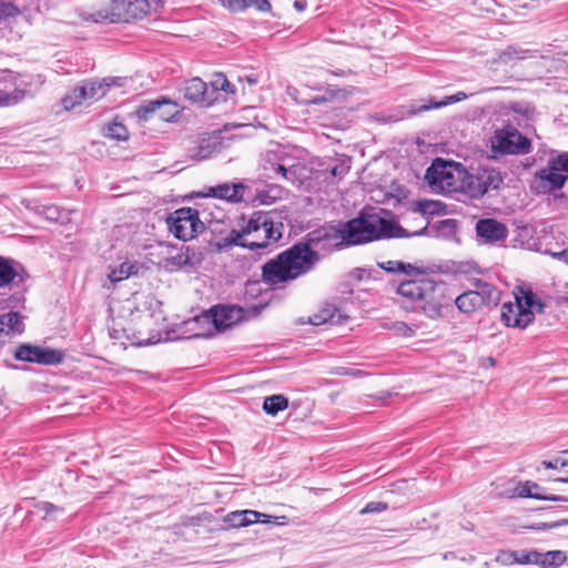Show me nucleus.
Listing matches in <instances>:
<instances>
[{"instance_id":"obj_24","label":"nucleus","mask_w":568,"mask_h":568,"mask_svg":"<svg viewBox=\"0 0 568 568\" xmlns=\"http://www.w3.org/2000/svg\"><path fill=\"white\" fill-rule=\"evenodd\" d=\"M23 331L22 316L17 312L0 315V336L20 334Z\"/></svg>"},{"instance_id":"obj_19","label":"nucleus","mask_w":568,"mask_h":568,"mask_svg":"<svg viewBox=\"0 0 568 568\" xmlns=\"http://www.w3.org/2000/svg\"><path fill=\"white\" fill-rule=\"evenodd\" d=\"M529 565H537L541 568H558L567 560V555L562 550H549L540 552L538 550H529Z\"/></svg>"},{"instance_id":"obj_34","label":"nucleus","mask_w":568,"mask_h":568,"mask_svg":"<svg viewBox=\"0 0 568 568\" xmlns=\"http://www.w3.org/2000/svg\"><path fill=\"white\" fill-rule=\"evenodd\" d=\"M104 135L118 141H125L129 138L126 128L119 122L110 123L105 128Z\"/></svg>"},{"instance_id":"obj_13","label":"nucleus","mask_w":568,"mask_h":568,"mask_svg":"<svg viewBox=\"0 0 568 568\" xmlns=\"http://www.w3.org/2000/svg\"><path fill=\"white\" fill-rule=\"evenodd\" d=\"M270 523L271 516L265 515L263 513L244 509V510H235L229 513L224 518L223 523L225 526L222 528L223 530H229L233 528H242L247 527L254 523Z\"/></svg>"},{"instance_id":"obj_37","label":"nucleus","mask_w":568,"mask_h":568,"mask_svg":"<svg viewBox=\"0 0 568 568\" xmlns=\"http://www.w3.org/2000/svg\"><path fill=\"white\" fill-rule=\"evenodd\" d=\"M134 265L129 263H123L119 268L112 270L109 274V280L111 282H120L122 280L128 278L131 274L134 273Z\"/></svg>"},{"instance_id":"obj_31","label":"nucleus","mask_w":568,"mask_h":568,"mask_svg":"<svg viewBox=\"0 0 568 568\" xmlns=\"http://www.w3.org/2000/svg\"><path fill=\"white\" fill-rule=\"evenodd\" d=\"M168 103L169 101L164 99L146 101L138 106L135 114L138 119L148 121L161 109L162 105Z\"/></svg>"},{"instance_id":"obj_7","label":"nucleus","mask_w":568,"mask_h":568,"mask_svg":"<svg viewBox=\"0 0 568 568\" xmlns=\"http://www.w3.org/2000/svg\"><path fill=\"white\" fill-rule=\"evenodd\" d=\"M120 82V78H104L100 81L90 80L83 82L62 99V104L65 110H71L82 103L98 101L106 94L112 85H121Z\"/></svg>"},{"instance_id":"obj_41","label":"nucleus","mask_w":568,"mask_h":568,"mask_svg":"<svg viewBox=\"0 0 568 568\" xmlns=\"http://www.w3.org/2000/svg\"><path fill=\"white\" fill-rule=\"evenodd\" d=\"M212 87L214 90H223L226 92H234V85L229 82V80L220 74L216 77V79L212 82Z\"/></svg>"},{"instance_id":"obj_10","label":"nucleus","mask_w":568,"mask_h":568,"mask_svg":"<svg viewBox=\"0 0 568 568\" xmlns=\"http://www.w3.org/2000/svg\"><path fill=\"white\" fill-rule=\"evenodd\" d=\"M497 298V292L489 283L477 281L475 290H469L456 297L455 304L463 313H473L477 308Z\"/></svg>"},{"instance_id":"obj_50","label":"nucleus","mask_w":568,"mask_h":568,"mask_svg":"<svg viewBox=\"0 0 568 568\" xmlns=\"http://www.w3.org/2000/svg\"><path fill=\"white\" fill-rule=\"evenodd\" d=\"M306 7H307L306 0H295V2H294V8L300 12L304 11L306 9Z\"/></svg>"},{"instance_id":"obj_5","label":"nucleus","mask_w":568,"mask_h":568,"mask_svg":"<svg viewBox=\"0 0 568 568\" xmlns=\"http://www.w3.org/2000/svg\"><path fill=\"white\" fill-rule=\"evenodd\" d=\"M544 303L531 291H521L515 296V303H505L501 308V318L509 327L526 328L541 313Z\"/></svg>"},{"instance_id":"obj_35","label":"nucleus","mask_w":568,"mask_h":568,"mask_svg":"<svg viewBox=\"0 0 568 568\" xmlns=\"http://www.w3.org/2000/svg\"><path fill=\"white\" fill-rule=\"evenodd\" d=\"M34 511L42 513L43 519L51 518L54 519L58 514H62L63 509L57 505H53L49 501H39L34 504Z\"/></svg>"},{"instance_id":"obj_30","label":"nucleus","mask_w":568,"mask_h":568,"mask_svg":"<svg viewBox=\"0 0 568 568\" xmlns=\"http://www.w3.org/2000/svg\"><path fill=\"white\" fill-rule=\"evenodd\" d=\"M288 406V399L282 395H271L265 397L263 403V409L266 414L275 416L278 412L286 409Z\"/></svg>"},{"instance_id":"obj_33","label":"nucleus","mask_w":568,"mask_h":568,"mask_svg":"<svg viewBox=\"0 0 568 568\" xmlns=\"http://www.w3.org/2000/svg\"><path fill=\"white\" fill-rule=\"evenodd\" d=\"M379 266L389 273L412 274L416 271L413 264L402 261H387L381 263Z\"/></svg>"},{"instance_id":"obj_53","label":"nucleus","mask_w":568,"mask_h":568,"mask_svg":"<svg viewBox=\"0 0 568 568\" xmlns=\"http://www.w3.org/2000/svg\"><path fill=\"white\" fill-rule=\"evenodd\" d=\"M555 481H559V483H568V477L567 478H564V477H560V478H556Z\"/></svg>"},{"instance_id":"obj_57","label":"nucleus","mask_w":568,"mask_h":568,"mask_svg":"<svg viewBox=\"0 0 568 568\" xmlns=\"http://www.w3.org/2000/svg\"><path fill=\"white\" fill-rule=\"evenodd\" d=\"M562 454H568V448L562 450Z\"/></svg>"},{"instance_id":"obj_52","label":"nucleus","mask_w":568,"mask_h":568,"mask_svg":"<svg viewBox=\"0 0 568 568\" xmlns=\"http://www.w3.org/2000/svg\"><path fill=\"white\" fill-rule=\"evenodd\" d=\"M326 101V99L324 97L322 98H314L310 101V103H314V104H320V103H324Z\"/></svg>"},{"instance_id":"obj_38","label":"nucleus","mask_w":568,"mask_h":568,"mask_svg":"<svg viewBox=\"0 0 568 568\" xmlns=\"http://www.w3.org/2000/svg\"><path fill=\"white\" fill-rule=\"evenodd\" d=\"M467 98V94L464 92H457L456 94L449 95L439 102H434L432 105H424L420 110H430V109H439L446 106L452 103L460 102Z\"/></svg>"},{"instance_id":"obj_55","label":"nucleus","mask_w":568,"mask_h":568,"mask_svg":"<svg viewBox=\"0 0 568 568\" xmlns=\"http://www.w3.org/2000/svg\"><path fill=\"white\" fill-rule=\"evenodd\" d=\"M535 493H541V487L539 486V489H532Z\"/></svg>"},{"instance_id":"obj_40","label":"nucleus","mask_w":568,"mask_h":568,"mask_svg":"<svg viewBox=\"0 0 568 568\" xmlns=\"http://www.w3.org/2000/svg\"><path fill=\"white\" fill-rule=\"evenodd\" d=\"M221 2L231 12H243L250 8V3L246 0H221Z\"/></svg>"},{"instance_id":"obj_44","label":"nucleus","mask_w":568,"mask_h":568,"mask_svg":"<svg viewBox=\"0 0 568 568\" xmlns=\"http://www.w3.org/2000/svg\"><path fill=\"white\" fill-rule=\"evenodd\" d=\"M91 18L94 22H104V21H110V22H115V21H119L116 19V11L113 9V11L111 13H108V12H104V11H98L93 14H91Z\"/></svg>"},{"instance_id":"obj_16","label":"nucleus","mask_w":568,"mask_h":568,"mask_svg":"<svg viewBox=\"0 0 568 568\" xmlns=\"http://www.w3.org/2000/svg\"><path fill=\"white\" fill-rule=\"evenodd\" d=\"M212 322L216 329H225L243 317V308L235 305H221L211 310Z\"/></svg>"},{"instance_id":"obj_12","label":"nucleus","mask_w":568,"mask_h":568,"mask_svg":"<svg viewBox=\"0 0 568 568\" xmlns=\"http://www.w3.org/2000/svg\"><path fill=\"white\" fill-rule=\"evenodd\" d=\"M14 357L22 362L37 363L41 365H57L62 363L64 353L50 347L21 344L17 347Z\"/></svg>"},{"instance_id":"obj_8","label":"nucleus","mask_w":568,"mask_h":568,"mask_svg":"<svg viewBox=\"0 0 568 568\" xmlns=\"http://www.w3.org/2000/svg\"><path fill=\"white\" fill-rule=\"evenodd\" d=\"M568 179V153L549 160L546 168L535 175V189L539 193H551L561 189Z\"/></svg>"},{"instance_id":"obj_2","label":"nucleus","mask_w":568,"mask_h":568,"mask_svg":"<svg viewBox=\"0 0 568 568\" xmlns=\"http://www.w3.org/2000/svg\"><path fill=\"white\" fill-rule=\"evenodd\" d=\"M402 297V306L412 312H420L430 320L442 316L445 304V285L430 277L403 281L396 288Z\"/></svg>"},{"instance_id":"obj_36","label":"nucleus","mask_w":568,"mask_h":568,"mask_svg":"<svg viewBox=\"0 0 568 568\" xmlns=\"http://www.w3.org/2000/svg\"><path fill=\"white\" fill-rule=\"evenodd\" d=\"M527 58V51L516 48V47H508L505 51H503L499 57L498 61L501 63H508L513 60H521Z\"/></svg>"},{"instance_id":"obj_54","label":"nucleus","mask_w":568,"mask_h":568,"mask_svg":"<svg viewBox=\"0 0 568 568\" xmlns=\"http://www.w3.org/2000/svg\"><path fill=\"white\" fill-rule=\"evenodd\" d=\"M560 524L559 523H554V524H545V526L547 527H550V528H554V527H558Z\"/></svg>"},{"instance_id":"obj_3","label":"nucleus","mask_w":568,"mask_h":568,"mask_svg":"<svg viewBox=\"0 0 568 568\" xmlns=\"http://www.w3.org/2000/svg\"><path fill=\"white\" fill-rule=\"evenodd\" d=\"M282 223L275 224L268 213L255 212L241 230H232L222 239L221 247L242 246L251 251L266 248L282 237Z\"/></svg>"},{"instance_id":"obj_45","label":"nucleus","mask_w":568,"mask_h":568,"mask_svg":"<svg viewBox=\"0 0 568 568\" xmlns=\"http://www.w3.org/2000/svg\"><path fill=\"white\" fill-rule=\"evenodd\" d=\"M251 7H255L258 11L268 12L272 8L271 2L268 0H246Z\"/></svg>"},{"instance_id":"obj_28","label":"nucleus","mask_w":568,"mask_h":568,"mask_svg":"<svg viewBox=\"0 0 568 568\" xmlns=\"http://www.w3.org/2000/svg\"><path fill=\"white\" fill-rule=\"evenodd\" d=\"M322 169L321 172H323L325 175V181H331L334 178L342 179L344 175L347 174L349 170V165L346 164L344 161H337V160H331L328 162H325L321 164Z\"/></svg>"},{"instance_id":"obj_47","label":"nucleus","mask_w":568,"mask_h":568,"mask_svg":"<svg viewBox=\"0 0 568 568\" xmlns=\"http://www.w3.org/2000/svg\"><path fill=\"white\" fill-rule=\"evenodd\" d=\"M394 328H395L398 333H400V334H403V335H412V334H413V332H414V331H413V328H410V327H409L406 323H404V322H396V323L394 324Z\"/></svg>"},{"instance_id":"obj_39","label":"nucleus","mask_w":568,"mask_h":568,"mask_svg":"<svg viewBox=\"0 0 568 568\" xmlns=\"http://www.w3.org/2000/svg\"><path fill=\"white\" fill-rule=\"evenodd\" d=\"M509 109L514 113L519 114L526 119H530L534 114V108L527 103L514 102L510 104Z\"/></svg>"},{"instance_id":"obj_20","label":"nucleus","mask_w":568,"mask_h":568,"mask_svg":"<svg viewBox=\"0 0 568 568\" xmlns=\"http://www.w3.org/2000/svg\"><path fill=\"white\" fill-rule=\"evenodd\" d=\"M183 95L192 103L210 105L212 100L207 98V85L200 78H193L185 82Z\"/></svg>"},{"instance_id":"obj_1","label":"nucleus","mask_w":568,"mask_h":568,"mask_svg":"<svg viewBox=\"0 0 568 568\" xmlns=\"http://www.w3.org/2000/svg\"><path fill=\"white\" fill-rule=\"evenodd\" d=\"M402 229L374 211H363L347 222L326 224L263 265L265 282L276 285L294 281L311 272L320 261L316 248L341 250L379 239L400 236Z\"/></svg>"},{"instance_id":"obj_4","label":"nucleus","mask_w":568,"mask_h":568,"mask_svg":"<svg viewBox=\"0 0 568 568\" xmlns=\"http://www.w3.org/2000/svg\"><path fill=\"white\" fill-rule=\"evenodd\" d=\"M466 169L457 162L436 159L426 170L425 181L434 192L454 193L463 187Z\"/></svg>"},{"instance_id":"obj_23","label":"nucleus","mask_w":568,"mask_h":568,"mask_svg":"<svg viewBox=\"0 0 568 568\" xmlns=\"http://www.w3.org/2000/svg\"><path fill=\"white\" fill-rule=\"evenodd\" d=\"M166 261L168 264L175 267L194 268L200 264L201 257L195 252V250L186 246L182 247V250L178 252L175 255L169 256Z\"/></svg>"},{"instance_id":"obj_26","label":"nucleus","mask_w":568,"mask_h":568,"mask_svg":"<svg viewBox=\"0 0 568 568\" xmlns=\"http://www.w3.org/2000/svg\"><path fill=\"white\" fill-rule=\"evenodd\" d=\"M532 489H539V485L531 481H526L517 488V494L520 497H530L539 500H551V501H568V496L561 495H545L542 493H535Z\"/></svg>"},{"instance_id":"obj_22","label":"nucleus","mask_w":568,"mask_h":568,"mask_svg":"<svg viewBox=\"0 0 568 568\" xmlns=\"http://www.w3.org/2000/svg\"><path fill=\"white\" fill-rule=\"evenodd\" d=\"M21 272L22 270L19 263L0 256V288L14 283L17 278H19V282H22L23 276Z\"/></svg>"},{"instance_id":"obj_18","label":"nucleus","mask_w":568,"mask_h":568,"mask_svg":"<svg viewBox=\"0 0 568 568\" xmlns=\"http://www.w3.org/2000/svg\"><path fill=\"white\" fill-rule=\"evenodd\" d=\"M245 190L246 186L243 183H223L209 187L205 195L230 202H240L243 200Z\"/></svg>"},{"instance_id":"obj_14","label":"nucleus","mask_w":568,"mask_h":568,"mask_svg":"<svg viewBox=\"0 0 568 568\" xmlns=\"http://www.w3.org/2000/svg\"><path fill=\"white\" fill-rule=\"evenodd\" d=\"M24 98V91L16 85L11 72L0 70V108L16 105Z\"/></svg>"},{"instance_id":"obj_29","label":"nucleus","mask_w":568,"mask_h":568,"mask_svg":"<svg viewBox=\"0 0 568 568\" xmlns=\"http://www.w3.org/2000/svg\"><path fill=\"white\" fill-rule=\"evenodd\" d=\"M217 146L216 142L204 139L193 150H190V158L195 161L206 160L216 152Z\"/></svg>"},{"instance_id":"obj_32","label":"nucleus","mask_w":568,"mask_h":568,"mask_svg":"<svg viewBox=\"0 0 568 568\" xmlns=\"http://www.w3.org/2000/svg\"><path fill=\"white\" fill-rule=\"evenodd\" d=\"M458 192L465 193L466 195L475 199L484 195L481 185L476 181V173L470 174L466 171V176L463 179V187L458 189Z\"/></svg>"},{"instance_id":"obj_46","label":"nucleus","mask_w":568,"mask_h":568,"mask_svg":"<svg viewBox=\"0 0 568 568\" xmlns=\"http://www.w3.org/2000/svg\"><path fill=\"white\" fill-rule=\"evenodd\" d=\"M568 465V462L565 459L557 458L554 462L551 460H544L542 466L545 468L555 469L558 467H566Z\"/></svg>"},{"instance_id":"obj_9","label":"nucleus","mask_w":568,"mask_h":568,"mask_svg":"<svg viewBox=\"0 0 568 568\" xmlns=\"http://www.w3.org/2000/svg\"><path fill=\"white\" fill-rule=\"evenodd\" d=\"M170 232L179 240L189 241L204 230L199 217V211L192 207H181L166 219Z\"/></svg>"},{"instance_id":"obj_15","label":"nucleus","mask_w":568,"mask_h":568,"mask_svg":"<svg viewBox=\"0 0 568 568\" xmlns=\"http://www.w3.org/2000/svg\"><path fill=\"white\" fill-rule=\"evenodd\" d=\"M116 19L129 21L130 19L142 18L149 10L148 0H112Z\"/></svg>"},{"instance_id":"obj_42","label":"nucleus","mask_w":568,"mask_h":568,"mask_svg":"<svg viewBox=\"0 0 568 568\" xmlns=\"http://www.w3.org/2000/svg\"><path fill=\"white\" fill-rule=\"evenodd\" d=\"M387 509V504L381 501H371L359 511L361 515L382 513Z\"/></svg>"},{"instance_id":"obj_11","label":"nucleus","mask_w":568,"mask_h":568,"mask_svg":"<svg viewBox=\"0 0 568 568\" xmlns=\"http://www.w3.org/2000/svg\"><path fill=\"white\" fill-rule=\"evenodd\" d=\"M283 150L277 146L274 150H268L261 162L264 171V176L267 179L282 178L286 181L294 183L297 178L296 173L301 169L298 165H287L286 159L283 158Z\"/></svg>"},{"instance_id":"obj_6","label":"nucleus","mask_w":568,"mask_h":568,"mask_svg":"<svg viewBox=\"0 0 568 568\" xmlns=\"http://www.w3.org/2000/svg\"><path fill=\"white\" fill-rule=\"evenodd\" d=\"M491 152L499 155H525L531 152L530 139L515 126L506 125L495 130L490 139Z\"/></svg>"},{"instance_id":"obj_49","label":"nucleus","mask_w":568,"mask_h":568,"mask_svg":"<svg viewBox=\"0 0 568 568\" xmlns=\"http://www.w3.org/2000/svg\"><path fill=\"white\" fill-rule=\"evenodd\" d=\"M551 255L554 258L561 261L562 263L568 265V247L560 252H554L551 253Z\"/></svg>"},{"instance_id":"obj_51","label":"nucleus","mask_w":568,"mask_h":568,"mask_svg":"<svg viewBox=\"0 0 568 568\" xmlns=\"http://www.w3.org/2000/svg\"><path fill=\"white\" fill-rule=\"evenodd\" d=\"M245 80L247 81V83L250 85H254L257 83V79L254 77V75H246L245 77Z\"/></svg>"},{"instance_id":"obj_21","label":"nucleus","mask_w":568,"mask_h":568,"mask_svg":"<svg viewBox=\"0 0 568 568\" xmlns=\"http://www.w3.org/2000/svg\"><path fill=\"white\" fill-rule=\"evenodd\" d=\"M475 173L476 181L481 185L483 194L497 190L503 184L500 172L494 168L479 166Z\"/></svg>"},{"instance_id":"obj_43","label":"nucleus","mask_w":568,"mask_h":568,"mask_svg":"<svg viewBox=\"0 0 568 568\" xmlns=\"http://www.w3.org/2000/svg\"><path fill=\"white\" fill-rule=\"evenodd\" d=\"M19 13V9L11 2H0V20L2 18L14 17Z\"/></svg>"},{"instance_id":"obj_48","label":"nucleus","mask_w":568,"mask_h":568,"mask_svg":"<svg viewBox=\"0 0 568 568\" xmlns=\"http://www.w3.org/2000/svg\"><path fill=\"white\" fill-rule=\"evenodd\" d=\"M437 203L436 202H433V201H424V202H419V210L423 212V213H433L434 210H433V206H435Z\"/></svg>"},{"instance_id":"obj_27","label":"nucleus","mask_w":568,"mask_h":568,"mask_svg":"<svg viewBox=\"0 0 568 568\" xmlns=\"http://www.w3.org/2000/svg\"><path fill=\"white\" fill-rule=\"evenodd\" d=\"M339 321L341 314L338 313V310L332 304H326L322 310L310 317V323L312 325H323L326 323L337 324Z\"/></svg>"},{"instance_id":"obj_17","label":"nucleus","mask_w":568,"mask_h":568,"mask_svg":"<svg viewBox=\"0 0 568 568\" xmlns=\"http://www.w3.org/2000/svg\"><path fill=\"white\" fill-rule=\"evenodd\" d=\"M476 232L487 243L503 241L507 237V227L494 219L479 220L476 224Z\"/></svg>"},{"instance_id":"obj_56","label":"nucleus","mask_w":568,"mask_h":568,"mask_svg":"<svg viewBox=\"0 0 568 568\" xmlns=\"http://www.w3.org/2000/svg\"><path fill=\"white\" fill-rule=\"evenodd\" d=\"M489 364H491V365H494V364H495L494 358H489Z\"/></svg>"},{"instance_id":"obj_25","label":"nucleus","mask_w":568,"mask_h":568,"mask_svg":"<svg viewBox=\"0 0 568 568\" xmlns=\"http://www.w3.org/2000/svg\"><path fill=\"white\" fill-rule=\"evenodd\" d=\"M528 550H499L495 561L503 566L529 565Z\"/></svg>"}]
</instances>
